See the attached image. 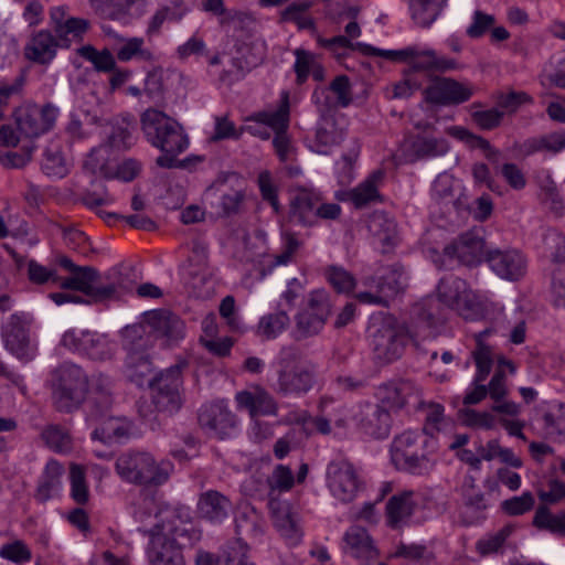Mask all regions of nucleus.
<instances>
[{
  "label": "nucleus",
  "mask_w": 565,
  "mask_h": 565,
  "mask_svg": "<svg viewBox=\"0 0 565 565\" xmlns=\"http://www.w3.org/2000/svg\"><path fill=\"white\" fill-rule=\"evenodd\" d=\"M140 125L147 141L162 152L156 159L159 168L175 169L188 166L189 159H178L190 143L180 122L161 110L148 108L140 116Z\"/></svg>",
  "instance_id": "obj_1"
},
{
  "label": "nucleus",
  "mask_w": 565,
  "mask_h": 565,
  "mask_svg": "<svg viewBox=\"0 0 565 565\" xmlns=\"http://www.w3.org/2000/svg\"><path fill=\"white\" fill-rule=\"evenodd\" d=\"M115 471L128 484L157 488L169 481L174 465L170 460H157L149 451L130 449L116 458Z\"/></svg>",
  "instance_id": "obj_2"
},
{
  "label": "nucleus",
  "mask_w": 565,
  "mask_h": 565,
  "mask_svg": "<svg viewBox=\"0 0 565 565\" xmlns=\"http://www.w3.org/2000/svg\"><path fill=\"white\" fill-rule=\"evenodd\" d=\"M277 380L274 391L280 396L301 397L317 383V364L303 360L299 349L285 347L277 361Z\"/></svg>",
  "instance_id": "obj_3"
},
{
  "label": "nucleus",
  "mask_w": 565,
  "mask_h": 565,
  "mask_svg": "<svg viewBox=\"0 0 565 565\" xmlns=\"http://www.w3.org/2000/svg\"><path fill=\"white\" fill-rule=\"evenodd\" d=\"M71 274L64 279L60 277V281L56 284L62 289L83 292L87 297V303L113 299L120 290L129 289L117 270H110L102 276L94 267L84 266L83 269Z\"/></svg>",
  "instance_id": "obj_4"
},
{
  "label": "nucleus",
  "mask_w": 565,
  "mask_h": 565,
  "mask_svg": "<svg viewBox=\"0 0 565 565\" xmlns=\"http://www.w3.org/2000/svg\"><path fill=\"white\" fill-rule=\"evenodd\" d=\"M50 387L54 407L70 414L79 408L88 392V380L73 363H63L51 372Z\"/></svg>",
  "instance_id": "obj_5"
},
{
  "label": "nucleus",
  "mask_w": 565,
  "mask_h": 565,
  "mask_svg": "<svg viewBox=\"0 0 565 565\" xmlns=\"http://www.w3.org/2000/svg\"><path fill=\"white\" fill-rule=\"evenodd\" d=\"M370 345L374 361L386 365L398 360L412 335L395 317L385 315L374 318L369 327Z\"/></svg>",
  "instance_id": "obj_6"
},
{
  "label": "nucleus",
  "mask_w": 565,
  "mask_h": 565,
  "mask_svg": "<svg viewBox=\"0 0 565 565\" xmlns=\"http://www.w3.org/2000/svg\"><path fill=\"white\" fill-rule=\"evenodd\" d=\"M156 519L157 522L151 529H143L146 534L162 535L182 547L200 540L201 533L194 527L186 507L162 504Z\"/></svg>",
  "instance_id": "obj_7"
},
{
  "label": "nucleus",
  "mask_w": 565,
  "mask_h": 565,
  "mask_svg": "<svg viewBox=\"0 0 565 565\" xmlns=\"http://www.w3.org/2000/svg\"><path fill=\"white\" fill-rule=\"evenodd\" d=\"M182 373L180 365H173L148 381L152 404L160 413L172 415L183 404Z\"/></svg>",
  "instance_id": "obj_8"
},
{
  "label": "nucleus",
  "mask_w": 565,
  "mask_h": 565,
  "mask_svg": "<svg viewBox=\"0 0 565 565\" xmlns=\"http://www.w3.org/2000/svg\"><path fill=\"white\" fill-rule=\"evenodd\" d=\"M327 483L331 494L342 503L354 501L364 489L358 468L348 459L332 460L328 465Z\"/></svg>",
  "instance_id": "obj_9"
},
{
  "label": "nucleus",
  "mask_w": 565,
  "mask_h": 565,
  "mask_svg": "<svg viewBox=\"0 0 565 565\" xmlns=\"http://www.w3.org/2000/svg\"><path fill=\"white\" fill-rule=\"evenodd\" d=\"M331 313L329 294L317 289L309 294L307 307L296 317L297 339H306L318 334Z\"/></svg>",
  "instance_id": "obj_10"
},
{
  "label": "nucleus",
  "mask_w": 565,
  "mask_h": 565,
  "mask_svg": "<svg viewBox=\"0 0 565 565\" xmlns=\"http://www.w3.org/2000/svg\"><path fill=\"white\" fill-rule=\"evenodd\" d=\"M486 239L482 227H473L461 233L454 242L445 246L444 255L449 259H456L460 265L477 267L486 262Z\"/></svg>",
  "instance_id": "obj_11"
},
{
  "label": "nucleus",
  "mask_w": 565,
  "mask_h": 565,
  "mask_svg": "<svg viewBox=\"0 0 565 565\" xmlns=\"http://www.w3.org/2000/svg\"><path fill=\"white\" fill-rule=\"evenodd\" d=\"M57 115L58 109L52 104L25 105L14 111L18 128L28 138H35L50 131L55 125Z\"/></svg>",
  "instance_id": "obj_12"
},
{
  "label": "nucleus",
  "mask_w": 565,
  "mask_h": 565,
  "mask_svg": "<svg viewBox=\"0 0 565 565\" xmlns=\"http://www.w3.org/2000/svg\"><path fill=\"white\" fill-rule=\"evenodd\" d=\"M236 416L222 402L205 405L200 409V427L217 439L230 438L236 428Z\"/></svg>",
  "instance_id": "obj_13"
},
{
  "label": "nucleus",
  "mask_w": 565,
  "mask_h": 565,
  "mask_svg": "<svg viewBox=\"0 0 565 565\" xmlns=\"http://www.w3.org/2000/svg\"><path fill=\"white\" fill-rule=\"evenodd\" d=\"M353 419L364 434L373 438L383 439L390 435L392 417L388 409L381 404H359Z\"/></svg>",
  "instance_id": "obj_14"
},
{
  "label": "nucleus",
  "mask_w": 565,
  "mask_h": 565,
  "mask_svg": "<svg viewBox=\"0 0 565 565\" xmlns=\"http://www.w3.org/2000/svg\"><path fill=\"white\" fill-rule=\"evenodd\" d=\"M486 263L495 275L510 281L521 279L526 273V258L515 248L488 249Z\"/></svg>",
  "instance_id": "obj_15"
},
{
  "label": "nucleus",
  "mask_w": 565,
  "mask_h": 565,
  "mask_svg": "<svg viewBox=\"0 0 565 565\" xmlns=\"http://www.w3.org/2000/svg\"><path fill=\"white\" fill-rule=\"evenodd\" d=\"M473 95L471 87L448 77H435L426 87V102L441 105H460Z\"/></svg>",
  "instance_id": "obj_16"
},
{
  "label": "nucleus",
  "mask_w": 565,
  "mask_h": 565,
  "mask_svg": "<svg viewBox=\"0 0 565 565\" xmlns=\"http://www.w3.org/2000/svg\"><path fill=\"white\" fill-rule=\"evenodd\" d=\"M64 41L50 30L34 32L24 47L29 61L38 64H49L56 56L58 49H68Z\"/></svg>",
  "instance_id": "obj_17"
},
{
  "label": "nucleus",
  "mask_w": 565,
  "mask_h": 565,
  "mask_svg": "<svg viewBox=\"0 0 565 565\" xmlns=\"http://www.w3.org/2000/svg\"><path fill=\"white\" fill-rule=\"evenodd\" d=\"M50 20L54 33L64 41L66 46H71L74 41H82L90 25L86 19L70 17L64 6L52 8Z\"/></svg>",
  "instance_id": "obj_18"
},
{
  "label": "nucleus",
  "mask_w": 565,
  "mask_h": 565,
  "mask_svg": "<svg viewBox=\"0 0 565 565\" xmlns=\"http://www.w3.org/2000/svg\"><path fill=\"white\" fill-rule=\"evenodd\" d=\"M322 198L311 189H299L290 203L289 223L312 226L317 223L319 202Z\"/></svg>",
  "instance_id": "obj_19"
},
{
  "label": "nucleus",
  "mask_w": 565,
  "mask_h": 565,
  "mask_svg": "<svg viewBox=\"0 0 565 565\" xmlns=\"http://www.w3.org/2000/svg\"><path fill=\"white\" fill-rule=\"evenodd\" d=\"M62 344L70 350L83 352L94 360H103L108 354L106 338L95 332L67 331L62 337Z\"/></svg>",
  "instance_id": "obj_20"
},
{
  "label": "nucleus",
  "mask_w": 565,
  "mask_h": 565,
  "mask_svg": "<svg viewBox=\"0 0 565 565\" xmlns=\"http://www.w3.org/2000/svg\"><path fill=\"white\" fill-rule=\"evenodd\" d=\"M2 338L6 348L18 358L24 359L32 354L29 328L18 315H11L2 326Z\"/></svg>",
  "instance_id": "obj_21"
},
{
  "label": "nucleus",
  "mask_w": 565,
  "mask_h": 565,
  "mask_svg": "<svg viewBox=\"0 0 565 565\" xmlns=\"http://www.w3.org/2000/svg\"><path fill=\"white\" fill-rule=\"evenodd\" d=\"M413 497L412 490H405L388 499L385 507V522L390 529L399 530L409 523L418 507Z\"/></svg>",
  "instance_id": "obj_22"
},
{
  "label": "nucleus",
  "mask_w": 565,
  "mask_h": 565,
  "mask_svg": "<svg viewBox=\"0 0 565 565\" xmlns=\"http://www.w3.org/2000/svg\"><path fill=\"white\" fill-rule=\"evenodd\" d=\"M385 172L381 169L373 171L363 182L354 189L345 191L338 196L340 200L351 202L356 209H363L371 203L382 202L379 188L382 184Z\"/></svg>",
  "instance_id": "obj_23"
},
{
  "label": "nucleus",
  "mask_w": 565,
  "mask_h": 565,
  "mask_svg": "<svg viewBox=\"0 0 565 565\" xmlns=\"http://www.w3.org/2000/svg\"><path fill=\"white\" fill-rule=\"evenodd\" d=\"M262 60V56L252 54L250 45L245 43L236 45V55L231 58L230 66L221 72L218 81L230 86L243 79Z\"/></svg>",
  "instance_id": "obj_24"
},
{
  "label": "nucleus",
  "mask_w": 565,
  "mask_h": 565,
  "mask_svg": "<svg viewBox=\"0 0 565 565\" xmlns=\"http://www.w3.org/2000/svg\"><path fill=\"white\" fill-rule=\"evenodd\" d=\"M344 552L362 562L373 561L379 550L369 532L359 525L350 526L344 533Z\"/></svg>",
  "instance_id": "obj_25"
},
{
  "label": "nucleus",
  "mask_w": 565,
  "mask_h": 565,
  "mask_svg": "<svg viewBox=\"0 0 565 565\" xmlns=\"http://www.w3.org/2000/svg\"><path fill=\"white\" fill-rule=\"evenodd\" d=\"M148 535L150 536L147 546L149 565H184L182 546L170 542L162 535Z\"/></svg>",
  "instance_id": "obj_26"
},
{
  "label": "nucleus",
  "mask_w": 565,
  "mask_h": 565,
  "mask_svg": "<svg viewBox=\"0 0 565 565\" xmlns=\"http://www.w3.org/2000/svg\"><path fill=\"white\" fill-rule=\"evenodd\" d=\"M146 322L149 333L154 337L179 340L183 337L184 324L182 320L170 311L153 310L146 312Z\"/></svg>",
  "instance_id": "obj_27"
},
{
  "label": "nucleus",
  "mask_w": 565,
  "mask_h": 565,
  "mask_svg": "<svg viewBox=\"0 0 565 565\" xmlns=\"http://www.w3.org/2000/svg\"><path fill=\"white\" fill-rule=\"evenodd\" d=\"M232 510V501L225 494L216 490L202 492L198 500L199 515L212 523H221L228 518Z\"/></svg>",
  "instance_id": "obj_28"
},
{
  "label": "nucleus",
  "mask_w": 565,
  "mask_h": 565,
  "mask_svg": "<svg viewBox=\"0 0 565 565\" xmlns=\"http://www.w3.org/2000/svg\"><path fill=\"white\" fill-rule=\"evenodd\" d=\"M367 230L373 238L386 253L398 242V231L395 220L383 211L373 212L367 220Z\"/></svg>",
  "instance_id": "obj_29"
},
{
  "label": "nucleus",
  "mask_w": 565,
  "mask_h": 565,
  "mask_svg": "<svg viewBox=\"0 0 565 565\" xmlns=\"http://www.w3.org/2000/svg\"><path fill=\"white\" fill-rule=\"evenodd\" d=\"M236 402L241 408L248 411L252 418L258 416H276L278 404L275 398L264 388L255 392L243 391L236 394Z\"/></svg>",
  "instance_id": "obj_30"
},
{
  "label": "nucleus",
  "mask_w": 565,
  "mask_h": 565,
  "mask_svg": "<svg viewBox=\"0 0 565 565\" xmlns=\"http://www.w3.org/2000/svg\"><path fill=\"white\" fill-rule=\"evenodd\" d=\"M417 440L413 431H405L394 438L391 446V457L397 469L414 472L419 468V457L412 450Z\"/></svg>",
  "instance_id": "obj_31"
},
{
  "label": "nucleus",
  "mask_w": 565,
  "mask_h": 565,
  "mask_svg": "<svg viewBox=\"0 0 565 565\" xmlns=\"http://www.w3.org/2000/svg\"><path fill=\"white\" fill-rule=\"evenodd\" d=\"M344 136V129L337 126L333 117H320L310 148L317 153L328 154L334 146L341 143Z\"/></svg>",
  "instance_id": "obj_32"
},
{
  "label": "nucleus",
  "mask_w": 565,
  "mask_h": 565,
  "mask_svg": "<svg viewBox=\"0 0 565 565\" xmlns=\"http://www.w3.org/2000/svg\"><path fill=\"white\" fill-rule=\"evenodd\" d=\"M84 168L93 174H100L106 179L117 178L125 182L132 181L141 171V163L132 158L125 159L118 164L115 173H111L105 163H99L96 159V151H92L84 162Z\"/></svg>",
  "instance_id": "obj_33"
},
{
  "label": "nucleus",
  "mask_w": 565,
  "mask_h": 565,
  "mask_svg": "<svg viewBox=\"0 0 565 565\" xmlns=\"http://www.w3.org/2000/svg\"><path fill=\"white\" fill-rule=\"evenodd\" d=\"M268 508L274 525L280 534L292 542H298L301 532L290 507L284 501L270 498Z\"/></svg>",
  "instance_id": "obj_34"
},
{
  "label": "nucleus",
  "mask_w": 565,
  "mask_h": 565,
  "mask_svg": "<svg viewBox=\"0 0 565 565\" xmlns=\"http://www.w3.org/2000/svg\"><path fill=\"white\" fill-rule=\"evenodd\" d=\"M114 36L118 41V45L114 51L120 62H129L131 60L151 62L154 60L152 51L145 46L142 38H122L118 34H114Z\"/></svg>",
  "instance_id": "obj_35"
},
{
  "label": "nucleus",
  "mask_w": 565,
  "mask_h": 565,
  "mask_svg": "<svg viewBox=\"0 0 565 565\" xmlns=\"http://www.w3.org/2000/svg\"><path fill=\"white\" fill-rule=\"evenodd\" d=\"M62 475L63 467L57 461L51 460L46 463L34 495L40 503H45L58 492Z\"/></svg>",
  "instance_id": "obj_36"
},
{
  "label": "nucleus",
  "mask_w": 565,
  "mask_h": 565,
  "mask_svg": "<svg viewBox=\"0 0 565 565\" xmlns=\"http://www.w3.org/2000/svg\"><path fill=\"white\" fill-rule=\"evenodd\" d=\"M468 289L466 280L454 275H447L439 280L435 296L440 303L452 309L465 297Z\"/></svg>",
  "instance_id": "obj_37"
},
{
  "label": "nucleus",
  "mask_w": 565,
  "mask_h": 565,
  "mask_svg": "<svg viewBox=\"0 0 565 565\" xmlns=\"http://www.w3.org/2000/svg\"><path fill=\"white\" fill-rule=\"evenodd\" d=\"M532 523L540 531H546L557 537H565V510L554 513L547 507L540 505Z\"/></svg>",
  "instance_id": "obj_38"
},
{
  "label": "nucleus",
  "mask_w": 565,
  "mask_h": 565,
  "mask_svg": "<svg viewBox=\"0 0 565 565\" xmlns=\"http://www.w3.org/2000/svg\"><path fill=\"white\" fill-rule=\"evenodd\" d=\"M316 4V0H297L287 6L280 13L284 22L295 23L299 30H315V20L307 12Z\"/></svg>",
  "instance_id": "obj_39"
},
{
  "label": "nucleus",
  "mask_w": 565,
  "mask_h": 565,
  "mask_svg": "<svg viewBox=\"0 0 565 565\" xmlns=\"http://www.w3.org/2000/svg\"><path fill=\"white\" fill-rule=\"evenodd\" d=\"M360 46L367 51L366 56H379L394 63H407L409 64L408 67L417 63H423L420 61L423 52L416 46H408L402 50H382L370 44Z\"/></svg>",
  "instance_id": "obj_40"
},
{
  "label": "nucleus",
  "mask_w": 565,
  "mask_h": 565,
  "mask_svg": "<svg viewBox=\"0 0 565 565\" xmlns=\"http://www.w3.org/2000/svg\"><path fill=\"white\" fill-rule=\"evenodd\" d=\"M424 129L420 122L414 125L408 131L399 148V160L404 163H413L424 157Z\"/></svg>",
  "instance_id": "obj_41"
},
{
  "label": "nucleus",
  "mask_w": 565,
  "mask_h": 565,
  "mask_svg": "<svg viewBox=\"0 0 565 565\" xmlns=\"http://www.w3.org/2000/svg\"><path fill=\"white\" fill-rule=\"evenodd\" d=\"M264 520L253 507L239 511L235 519V529L238 535L256 537L263 533Z\"/></svg>",
  "instance_id": "obj_42"
},
{
  "label": "nucleus",
  "mask_w": 565,
  "mask_h": 565,
  "mask_svg": "<svg viewBox=\"0 0 565 565\" xmlns=\"http://www.w3.org/2000/svg\"><path fill=\"white\" fill-rule=\"evenodd\" d=\"M514 530L515 526L513 524H505L498 531L489 533L477 542V552L482 556L501 553L507 540L512 535Z\"/></svg>",
  "instance_id": "obj_43"
},
{
  "label": "nucleus",
  "mask_w": 565,
  "mask_h": 565,
  "mask_svg": "<svg viewBox=\"0 0 565 565\" xmlns=\"http://www.w3.org/2000/svg\"><path fill=\"white\" fill-rule=\"evenodd\" d=\"M149 337L150 333L149 327L146 322V315L143 316L142 322L126 326L121 330L124 347L129 351H135L136 353L148 345Z\"/></svg>",
  "instance_id": "obj_44"
},
{
  "label": "nucleus",
  "mask_w": 565,
  "mask_h": 565,
  "mask_svg": "<svg viewBox=\"0 0 565 565\" xmlns=\"http://www.w3.org/2000/svg\"><path fill=\"white\" fill-rule=\"evenodd\" d=\"M77 54L90 62L97 72L108 73L115 71L116 60L113 52L108 49L98 51L93 45L87 44L78 47Z\"/></svg>",
  "instance_id": "obj_45"
},
{
  "label": "nucleus",
  "mask_w": 565,
  "mask_h": 565,
  "mask_svg": "<svg viewBox=\"0 0 565 565\" xmlns=\"http://www.w3.org/2000/svg\"><path fill=\"white\" fill-rule=\"evenodd\" d=\"M45 445L55 452L67 454L73 448V440L67 429L60 425H47L41 434Z\"/></svg>",
  "instance_id": "obj_46"
},
{
  "label": "nucleus",
  "mask_w": 565,
  "mask_h": 565,
  "mask_svg": "<svg viewBox=\"0 0 565 565\" xmlns=\"http://www.w3.org/2000/svg\"><path fill=\"white\" fill-rule=\"evenodd\" d=\"M111 405V395L90 396L86 406V420L95 427L104 424L105 420L114 417L110 415Z\"/></svg>",
  "instance_id": "obj_47"
},
{
  "label": "nucleus",
  "mask_w": 565,
  "mask_h": 565,
  "mask_svg": "<svg viewBox=\"0 0 565 565\" xmlns=\"http://www.w3.org/2000/svg\"><path fill=\"white\" fill-rule=\"evenodd\" d=\"M424 75V63L414 64L404 71V79L394 85L395 98L409 97L415 90H419L422 86V77Z\"/></svg>",
  "instance_id": "obj_48"
},
{
  "label": "nucleus",
  "mask_w": 565,
  "mask_h": 565,
  "mask_svg": "<svg viewBox=\"0 0 565 565\" xmlns=\"http://www.w3.org/2000/svg\"><path fill=\"white\" fill-rule=\"evenodd\" d=\"M545 434L556 440L565 441V405L559 404L555 409L546 412L543 417Z\"/></svg>",
  "instance_id": "obj_49"
},
{
  "label": "nucleus",
  "mask_w": 565,
  "mask_h": 565,
  "mask_svg": "<svg viewBox=\"0 0 565 565\" xmlns=\"http://www.w3.org/2000/svg\"><path fill=\"white\" fill-rule=\"evenodd\" d=\"M246 121L262 122L267 129L271 128L275 134L287 131L289 126L288 106L280 107L275 111H259L247 118Z\"/></svg>",
  "instance_id": "obj_50"
},
{
  "label": "nucleus",
  "mask_w": 565,
  "mask_h": 565,
  "mask_svg": "<svg viewBox=\"0 0 565 565\" xmlns=\"http://www.w3.org/2000/svg\"><path fill=\"white\" fill-rule=\"evenodd\" d=\"M398 278L399 277L395 271H391L380 278H369L365 285L376 288L388 305L390 300L397 296L402 290V285Z\"/></svg>",
  "instance_id": "obj_51"
},
{
  "label": "nucleus",
  "mask_w": 565,
  "mask_h": 565,
  "mask_svg": "<svg viewBox=\"0 0 565 565\" xmlns=\"http://www.w3.org/2000/svg\"><path fill=\"white\" fill-rule=\"evenodd\" d=\"M471 358L477 367L475 377H477V382H483L490 374L493 364L491 347L478 339V345L471 352Z\"/></svg>",
  "instance_id": "obj_52"
},
{
  "label": "nucleus",
  "mask_w": 565,
  "mask_h": 565,
  "mask_svg": "<svg viewBox=\"0 0 565 565\" xmlns=\"http://www.w3.org/2000/svg\"><path fill=\"white\" fill-rule=\"evenodd\" d=\"M42 170L49 177L63 178L67 173V164L57 147H49L44 151Z\"/></svg>",
  "instance_id": "obj_53"
},
{
  "label": "nucleus",
  "mask_w": 565,
  "mask_h": 565,
  "mask_svg": "<svg viewBox=\"0 0 565 565\" xmlns=\"http://www.w3.org/2000/svg\"><path fill=\"white\" fill-rule=\"evenodd\" d=\"M317 42L321 47L329 50L338 57L343 56L344 50L358 51L363 55H367V51L362 49L360 45H367L362 42H352L345 35H337L331 39H324L320 35L317 36Z\"/></svg>",
  "instance_id": "obj_54"
},
{
  "label": "nucleus",
  "mask_w": 565,
  "mask_h": 565,
  "mask_svg": "<svg viewBox=\"0 0 565 565\" xmlns=\"http://www.w3.org/2000/svg\"><path fill=\"white\" fill-rule=\"evenodd\" d=\"M71 497L77 504H85L89 499L85 470L82 466L73 463L70 468Z\"/></svg>",
  "instance_id": "obj_55"
},
{
  "label": "nucleus",
  "mask_w": 565,
  "mask_h": 565,
  "mask_svg": "<svg viewBox=\"0 0 565 565\" xmlns=\"http://www.w3.org/2000/svg\"><path fill=\"white\" fill-rule=\"evenodd\" d=\"M412 391V383L405 381L398 386H385L383 388L382 404L390 408L399 409L408 403L409 393Z\"/></svg>",
  "instance_id": "obj_56"
},
{
  "label": "nucleus",
  "mask_w": 565,
  "mask_h": 565,
  "mask_svg": "<svg viewBox=\"0 0 565 565\" xmlns=\"http://www.w3.org/2000/svg\"><path fill=\"white\" fill-rule=\"evenodd\" d=\"M129 435V429L121 424L118 418H109L104 424L96 426L92 433V438L103 443H109L115 438H122Z\"/></svg>",
  "instance_id": "obj_57"
},
{
  "label": "nucleus",
  "mask_w": 565,
  "mask_h": 565,
  "mask_svg": "<svg viewBox=\"0 0 565 565\" xmlns=\"http://www.w3.org/2000/svg\"><path fill=\"white\" fill-rule=\"evenodd\" d=\"M295 483V477L288 466L277 465L271 475L267 477L266 484L269 488V495L275 491H289Z\"/></svg>",
  "instance_id": "obj_58"
},
{
  "label": "nucleus",
  "mask_w": 565,
  "mask_h": 565,
  "mask_svg": "<svg viewBox=\"0 0 565 565\" xmlns=\"http://www.w3.org/2000/svg\"><path fill=\"white\" fill-rule=\"evenodd\" d=\"M488 508L484 494L481 492L468 494L465 499L463 521L467 525L475 524L486 518Z\"/></svg>",
  "instance_id": "obj_59"
},
{
  "label": "nucleus",
  "mask_w": 565,
  "mask_h": 565,
  "mask_svg": "<svg viewBox=\"0 0 565 565\" xmlns=\"http://www.w3.org/2000/svg\"><path fill=\"white\" fill-rule=\"evenodd\" d=\"M287 312L280 310L264 316L258 323V331L267 338H275L289 326Z\"/></svg>",
  "instance_id": "obj_60"
},
{
  "label": "nucleus",
  "mask_w": 565,
  "mask_h": 565,
  "mask_svg": "<svg viewBox=\"0 0 565 565\" xmlns=\"http://www.w3.org/2000/svg\"><path fill=\"white\" fill-rule=\"evenodd\" d=\"M463 319L477 321L484 317L486 309L484 306L477 300L476 296L472 294L470 289L465 294L458 305L454 308Z\"/></svg>",
  "instance_id": "obj_61"
},
{
  "label": "nucleus",
  "mask_w": 565,
  "mask_h": 565,
  "mask_svg": "<svg viewBox=\"0 0 565 565\" xmlns=\"http://www.w3.org/2000/svg\"><path fill=\"white\" fill-rule=\"evenodd\" d=\"M431 196L437 202H444L446 205L451 204L456 206L458 199L454 196V180L449 174H440L434 181L431 186Z\"/></svg>",
  "instance_id": "obj_62"
},
{
  "label": "nucleus",
  "mask_w": 565,
  "mask_h": 565,
  "mask_svg": "<svg viewBox=\"0 0 565 565\" xmlns=\"http://www.w3.org/2000/svg\"><path fill=\"white\" fill-rule=\"evenodd\" d=\"M282 247L281 252L275 256L274 264L275 265H287L289 264L297 252L302 246V241H300L297 235L291 232L289 228H286L281 233Z\"/></svg>",
  "instance_id": "obj_63"
},
{
  "label": "nucleus",
  "mask_w": 565,
  "mask_h": 565,
  "mask_svg": "<svg viewBox=\"0 0 565 565\" xmlns=\"http://www.w3.org/2000/svg\"><path fill=\"white\" fill-rule=\"evenodd\" d=\"M535 499L530 491L501 502V510L512 516L522 515L533 509Z\"/></svg>",
  "instance_id": "obj_64"
}]
</instances>
